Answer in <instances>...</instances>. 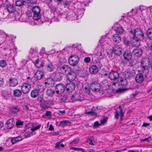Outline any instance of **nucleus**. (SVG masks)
<instances>
[{"label":"nucleus","mask_w":152,"mask_h":152,"mask_svg":"<svg viewBox=\"0 0 152 152\" xmlns=\"http://www.w3.org/2000/svg\"><path fill=\"white\" fill-rule=\"evenodd\" d=\"M129 37L133 40L137 42V44H133L134 46L138 47L140 45L139 42L143 40L145 37L142 30L139 28H136L134 29L130 28L129 30Z\"/></svg>","instance_id":"1"},{"label":"nucleus","mask_w":152,"mask_h":152,"mask_svg":"<svg viewBox=\"0 0 152 152\" xmlns=\"http://www.w3.org/2000/svg\"><path fill=\"white\" fill-rule=\"evenodd\" d=\"M72 69L69 66L65 64L58 66L57 70L62 75H65L72 71Z\"/></svg>","instance_id":"2"},{"label":"nucleus","mask_w":152,"mask_h":152,"mask_svg":"<svg viewBox=\"0 0 152 152\" xmlns=\"http://www.w3.org/2000/svg\"><path fill=\"white\" fill-rule=\"evenodd\" d=\"M40 9L39 6L34 7L32 9L33 13V18L35 20H37L41 18Z\"/></svg>","instance_id":"3"},{"label":"nucleus","mask_w":152,"mask_h":152,"mask_svg":"<svg viewBox=\"0 0 152 152\" xmlns=\"http://www.w3.org/2000/svg\"><path fill=\"white\" fill-rule=\"evenodd\" d=\"M79 61V58L77 55H71L69 59V64L72 66L76 65Z\"/></svg>","instance_id":"4"},{"label":"nucleus","mask_w":152,"mask_h":152,"mask_svg":"<svg viewBox=\"0 0 152 152\" xmlns=\"http://www.w3.org/2000/svg\"><path fill=\"white\" fill-rule=\"evenodd\" d=\"M62 75L61 74L59 73L58 71H57L50 73V76L55 81H59L62 79Z\"/></svg>","instance_id":"5"},{"label":"nucleus","mask_w":152,"mask_h":152,"mask_svg":"<svg viewBox=\"0 0 152 152\" xmlns=\"http://www.w3.org/2000/svg\"><path fill=\"white\" fill-rule=\"evenodd\" d=\"M90 87L92 91L97 92L100 90V84L97 81H94L91 84Z\"/></svg>","instance_id":"6"},{"label":"nucleus","mask_w":152,"mask_h":152,"mask_svg":"<svg viewBox=\"0 0 152 152\" xmlns=\"http://www.w3.org/2000/svg\"><path fill=\"white\" fill-rule=\"evenodd\" d=\"M141 63V67L143 70L147 69L150 64V60L148 58H142Z\"/></svg>","instance_id":"7"},{"label":"nucleus","mask_w":152,"mask_h":152,"mask_svg":"<svg viewBox=\"0 0 152 152\" xmlns=\"http://www.w3.org/2000/svg\"><path fill=\"white\" fill-rule=\"evenodd\" d=\"M124 113L125 112L123 111L121 106H119L115 111V118L118 119L119 115H121V118H122L124 116Z\"/></svg>","instance_id":"8"},{"label":"nucleus","mask_w":152,"mask_h":152,"mask_svg":"<svg viewBox=\"0 0 152 152\" xmlns=\"http://www.w3.org/2000/svg\"><path fill=\"white\" fill-rule=\"evenodd\" d=\"M65 89V86L62 84H57L55 86L56 93L57 94H62L64 91Z\"/></svg>","instance_id":"9"},{"label":"nucleus","mask_w":152,"mask_h":152,"mask_svg":"<svg viewBox=\"0 0 152 152\" xmlns=\"http://www.w3.org/2000/svg\"><path fill=\"white\" fill-rule=\"evenodd\" d=\"M119 77H120L119 74L117 72L112 71L110 72L109 74V77L111 80H116Z\"/></svg>","instance_id":"10"},{"label":"nucleus","mask_w":152,"mask_h":152,"mask_svg":"<svg viewBox=\"0 0 152 152\" xmlns=\"http://www.w3.org/2000/svg\"><path fill=\"white\" fill-rule=\"evenodd\" d=\"M122 49L119 46L116 45L113 47L112 51L116 55L119 56L122 53Z\"/></svg>","instance_id":"11"},{"label":"nucleus","mask_w":152,"mask_h":152,"mask_svg":"<svg viewBox=\"0 0 152 152\" xmlns=\"http://www.w3.org/2000/svg\"><path fill=\"white\" fill-rule=\"evenodd\" d=\"M21 90L23 93L24 94H27L28 93L31 89V86L26 83H25L21 87Z\"/></svg>","instance_id":"12"},{"label":"nucleus","mask_w":152,"mask_h":152,"mask_svg":"<svg viewBox=\"0 0 152 152\" xmlns=\"http://www.w3.org/2000/svg\"><path fill=\"white\" fill-rule=\"evenodd\" d=\"M44 84L46 86L49 87L53 86L54 81L52 78L50 77L45 80Z\"/></svg>","instance_id":"13"},{"label":"nucleus","mask_w":152,"mask_h":152,"mask_svg":"<svg viewBox=\"0 0 152 152\" xmlns=\"http://www.w3.org/2000/svg\"><path fill=\"white\" fill-rule=\"evenodd\" d=\"M124 56L125 60L128 61L130 60L132 58L131 51L129 50H126L124 53Z\"/></svg>","instance_id":"14"},{"label":"nucleus","mask_w":152,"mask_h":152,"mask_svg":"<svg viewBox=\"0 0 152 152\" xmlns=\"http://www.w3.org/2000/svg\"><path fill=\"white\" fill-rule=\"evenodd\" d=\"M49 101L48 100L43 101L41 103V107L44 110H47L50 107Z\"/></svg>","instance_id":"15"},{"label":"nucleus","mask_w":152,"mask_h":152,"mask_svg":"<svg viewBox=\"0 0 152 152\" xmlns=\"http://www.w3.org/2000/svg\"><path fill=\"white\" fill-rule=\"evenodd\" d=\"M67 78L69 81L72 82L76 78V76L75 73L73 72H70L66 74Z\"/></svg>","instance_id":"16"},{"label":"nucleus","mask_w":152,"mask_h":152,"mask_svg":"<svg viewBox=\"0 0 152 152\" xmlns=\"http://www.w3.org/2000/svg\"><path fill=\"white\" fill-rule=\"evenodd\" d=\"M44 75V73L42 71L38 70L35 73L34 77L37 80H40L43 78Z\"/></svg>","instance_id":"17"},{"label":"nucleus","mask_w":152,"mask_h":152,"mask_svg":"<svg viewBox=\"0 0 152 152\" xmlns=\"http://www.w3.org/2000/svg\"><path fill=\"white\" fill-rule=\"evenodd\" d=\"M9 86L11 87H15L18 84V80L14 78L11 77L9 80Z\"/></svg>","instance_id":"18"},{"label":"nucleus","mask_w":152,"mask_h":152,"mask_svg":"<svg viewBox=\"0 0 152 152\" xmlns=\"http://www.w3.org/2000/svg\"><path fill=\"white\" fill-rule=\"evenodd\" d=\"M144 80V77L142 73H138L136 75L135 80L136 82L139 83H142Z\"/></svg>","instance_id":"19"},{"label":"nucleus","mask_w":152,"mask_h":152,"mask_svg":"<svg viewBox=\"0 0 152 152\" xmlns=\"http://www.w3.org/2000/svg\"><path fill=\"white\" fill-rule=\"evenodd\" d=\"M75 88V85L74 84L72 83H69L67 84L66 88L67 91L72 92Z\"/></svg>","instance_id":"20"},{"label":"nucleus","mask_w":152,"mask_h":152,"mask_svg":"<svg viewBox=\"0 0 152 152\" xmlns=\"http://www.w3.org/2000/svg\"><path fill=\"white\" fill-rule=\"evenodd\" d=\"M71 99L72 102L83 100L81 99L80 94H72L71 96Z\"/></svg>","instance_id":"21"},{"label":"nucleus","mask_w":152,"mask_h":152,"mask_svg":"<svg viewBox=\"0 0 152 152\" xmlns=\"http://www.w3.org/2000/svg\"><path fill=\"white\" fill-rule=\"evenodd\" d=\"M15 123L14 119L13 118L7 121L6 122L7 128L8 129H11L13 127Z\"/></svg>","instance_id":"22"},{"label":"nucleus","mask_w":152,"mask_h":152,"mask_svg":"<svg viewBox=\"0 0 152 152\" xmlns=\"http://www.w3.org/2000/svg\"><path fill=\"white\" fill-rule=\"evenodd\" d=\"M132 53L135 56L138 57H140L142 54V51L141 49L137 48L134 49L132 51Z\"/></svg>","instance_id":"23"},{"label":"nucleus","mask_w":152,"mask_h":152,"mask_svg":"<svg viewBox=\"0 0 152 152\" xmlns=\"http://www.w3.org/2000/svg\"><path fill=\"white\" fill-rule=\"evenodd\" d=\"M10 109L12 113L16 114L20 111V107L18 105L13 106L10 107Z\"/></svg>","instance_id":"24"},{"label":"nucleus","mask_w":152,"mask_h":152,"mask_svg":"<svg viewBox=\"0 0 152 152\" xmlns=\"http://www.w3.org/2000/svg\"><path fill=\"white\" fill-rule=\"evenodd\" d=\"M118 80L119 83V85L124 86L127 85L128 82L125 77H120Z\"/></svg>","instance_id":"25"},{"label":"nucleus","mask_w":152,"mask_h":152,"mask_svg":"<svg viewBox=\"0 0 152 152\" xmlns=\"http://www.w3.org/2000/svg\"><path fill=\"white\" fill-rule=\"evenodd\" d=\"M112 40L117 43H119L121 41V37L117 34H114L112 38Z\"/></svg>","instance_id":"26"},{"label":"nucleus","mask_w":152,"mask_h":152,"mask_svg":"<svg viewBox=\"0 0 152 152\" xmlns=\"http://www.w3.org/2000/svg\"><path fill=\"white\" fill-rule=\"evenodd\" d=\"M89 71L91 74H96L98 71V68L96 65L92 66L89 68Z\"/></svg>","instance_id":"27"},{"label":"nucleus","mask_w":152,"mask_h":152,"mask_svg":"<svg viewBox=\"0 0 152 152\" xmlns=\"http://www.w3.org/2000/svg\"><path fill=\"white\" fill-rule=\"evenodd\" d=\"M26 83L31 86V85L35 83V81L33 77L31 78L29 77H28L26 79Z\"/></svg>","instance_id":"28"},{"label":"nucleus","mask_w":152,"mask_h":152,"mask_svg":"<svg viewBox=\"0 0 152 152\" xmlns=\"http://www.w3.org/2000/svg\"><path fill=\"white\" fill-rule=\"evenodd\" d=\"M7 8L8 11L10 13H14L16 11V8L15 6L13 5L10 4L7 7Z\"/></svg>","instance_id":"29"},{"label":"nucleus","mask_w":152,"mask_h":152,"mask_svg":"<svg viewBox=\"0 0 152 152\" xmlns=\"http://www.w3.org/2000/svg\"><path fill=\"white\" fill-rule=\"evenodd\" d=\"M33 132L31 129V128H29L28 129H27L25 131V133L24 135H25V137L26 138L32 135H33Z\"/></svg>","instance_id":"30"},{"label":"nucleus","mask_w":152,"mask_h":152,"mask_svg":"<svg viewBox=\"0 0 152 152\" xmlns=\"http://www.w3.org/2000/svg\"><path fill=\"white\" fill-rule=\"evenodd\" d=\"M115 29L117 34H123L124 31V30L123 27L120 26H117L116 29Z\"/></svg>","instance_id":"31"},{"label":"nucleus","mask_w":152,"mask_h":152,"mask_svg":"<svg viewBox=\"0 0 152 152\" xmlns=\"http://www.w3.org/2000/svg\"><path fill=\"white\" fill-rule=\"evenodd\" d=\"M70 122L68 121L64 120L61 121L59 124V126L62 127H64L66 126H69L70 125Z\"/></svg>","instance_id":"32"},{"label":"nucleus","mask_w":152,"mask_h":152,"mask_svg":"<svg viewBox=\"0 0 152 152\" xmlns=\"http://www.w3.org/2000/svg\"><path fill=\"white\" fill-rule=\"evenodd\" d=\"M22 91L18 89H16L13 91V95L14 96L19 97L22 94Z\"/></svg>","instance_id":"33"},{"label":"nucleus","mask_w":152,"mask_h":152,"mask_svg":"<svg viewBox=\"0 0 152 152\" xmlns=\"http://www.w3.org/2000/svg\"><path fill=\"white\" fill-rule=\"evenodd\" d=\"M146 33L148 37L152 40V28H148L146 31Z\"/></svg>","instance_id":"34"},{"label":"nucleus","mask_w":152,"mask_h":152,"mask_svg":"<svg viewBox=\"0 0 152 152\" xmlns=\"http://www.w3.org/2000/svg\"><path fill=\"white\" fill-rule=\"evenodd\" d=\"M39 93L37 90L35 89L32 91L31 93V96L33 98H35L37 97L39 95Z\"/></svg>","instance_id":"35"},{"label":"nucleus","mask_w":152,"mask_h":152,"mask_svg":"<svg viewBox=\"0 0 152 152\" xmlns=\"http://www.w3.org/2000/svg\"><path fill=\"white\" fill-rule=\"evenodd\" d=\"M35 65L37 67L40 68L43 66V63L40 60H36L34 62Z\"/></svg>","instance_id":"36"},{"label":"nucleus","mask_w":152,"mask_h":152,"mask_svg":"<svg viewBox=\"0 0 152 152\" xmlns=\"http://www.w3.org/2000/svg\"><path fill=\"white\" fill-rule=\"evenodd\" d=\"M11 93V92L10 91L4 90L2 91V95L5 98H6L9 97Z\"/></svg>","instance_id":"37"},{"label":"nucleus","mask_w":152,"mask_h":152,"mask_svg":"<svg viewBox=\"0 0 152 152\" xmlns=\"http://www.w3.org/2000/svg\"><path fill=\"white\" fill-rule=\"evenodd\" d=\"M26 3V2L23 0H17L16 2V5L19 7L25 5Z\"/></svg>","instance_id":"38"},{"label":"nucleus","mask_w":152,"mask_h":152,"mask_svg":"<svg viewBox=\"0 0 152 152\" xmlns=\"http://www.w3.org/2000/svg\"><path fill=\"white\" fill-rule=\"evenodd\" d=\"M47 70L50 72L53 71L55 68L52 63H49L47 65Z\"/></svg>","instance_id":"39"},{"label":"nucleus","mask_w":152,"mask_h":152,"mask_svg":"<svg viewBox=\"0 0 152 152\" xmlns=\"http://www.w3.org/2000/svg\"><path fill=\"white\" fill-rule=\"evenodd\" d=\"M85 10L83 8L81 9H78L77 10V15L78 16L81 18L83 15Z\"/></svg>","instance_id":"40"},{"label":"nucleus","mask_w":152,"mask_h":152,"mask_svg":"<svg viewBox=\"0 0 152 152\" xmlns=\"http://www.w3.org/2000/svg\"><path fill=\"white\" fill-rule=\"evenodd\" d=\"M55 91L51 89H48L47 91L46 94L49 96H52L55 93Z\"/></svg>","instance_id":"41"},{"label":"nucleus","mask_w":152,"mask_h":152,"mask_svg":"<svg viewBox=\"0 0 152 152\" xmlns=\"http://www.w3.org/2000/svg\"><path fill=\"white\" fill-rule=\"evenodd\" d=\"M36 89L37 90L39 93H40L44 91L45 88L43 86L41 85H39L38 86L37 88Z\"/></svg>","instance_id":"42"},{"label":"nucleus","mask_w":152,"mask_h":152,"mask_svg":"<svg viewBox=\"0 0 152 152\" xmlns=\"http://www.w3.org/2000/svg\"><path fill=\"white\" fill-rule=\"evenodd\" d=\"M62 142V141H59L57 142L56 144L55 148H59L60 147L62 148H64V145L63 144L61 143Z\"/></svg>","instance_id":"43"},{"label":"nucleus","mask_w":152,"mask_h":152,"mask_svg":"<svg viewBox=\"0 0 152 152\" xmlns=\"http://www.w3.org/2000/svg\"><path fill=\"white\" fill-rule=\"evenodd\" d=\"M83 87L84 88V91L88 95H89L91 93V90L88 86H83Z\"/></svg>","instance_id":"44"},{"label":"nucleus","mask_w":152,"mask_h":152,"mask_svg":"<svg viewBox=\"0 0 152 152\" xmlns=\"http://www.w3.org/2000/svg\"><path fill=\"white\" fill-rule=\"evenodd\" d=\"M7 65L6 61L4 60H0V66L2 67H4Z\"/></svg>","instance_id":"45"},{"label":"nucleus","mask_w":152,"mask_h":152,"mask_svg":"<svg viewBox=\"0 0 152 152\" xmlns=\"http://www.w3.org/2000/svg\"><path fill=\"white\" fill-rule=\"evenodd\" d=\"M41 126V124H39L37 125V126H34L32 127L31 128V129L33 132H34L37 130L39 129L40 128Z\"/></svg>","instance_id":"46"},{"label":"nucleus","mask_w":152,"mask_h":152,"mask_svg":"<svg viewBox=\"0 0 152 152\" xmlns=\"http://www.w3.org/2000/svg\"><path fill=\"white\" fill-rule=\"evenodd\" d=\"M2 4L4 5V6H6L7 7L10 4L9 1L8 0H2Z\"/></svg>","instance_id":"47"},{"label":"nucleus","mask_w":152,"mask_h":152,"mask_svg":"<svg viewBox=\"0 0 152 152\" xmlns=\"http://www.w3.org/2000/svg\"><path fill=\"white\" fill-rule=\"evenodd\" d=\"M71 149L72 150H74L75 151H81L83 152H84L85 151V150L82 148H79L72 147L71 148Z\"/></svg>","instance_id":"48"},{"label":"nucleus","mask_w":152,"mask_h":152,"mask_svg":"<svg viewBox=\"0 0 152 152\" xmlns=\"http://www.w3.org/2000/svg\"><path fill=\"white\" fill-rule=\"evenodd\" d=\"M43 98L44 97L43 95H41L38 96L37 98V100L39 102H41V103L43 101Z\"/></svg>","instance_id":"49"},{"label":"nucleus","mask_w":152,"mask_h":152,"mask_svg":"<svg viewBox=\"0 0 152 152\" xmlns=\"http://www.w3.org/2000/svg\"><path fill=\"white\" fill-rule=\"evenodd\" d=\"M29 105L27 104H24L22 106L23 110L24 111H27L29 109Z\"/></svg>","instance_id":"50"},{"label":"nucleus","mask_w":152,"mask_h":152,"mask_svg":"<svg viewBox=\"0 0 152 152\" xmlns=\"http://www.w3.org/2000/svg\"><path fill=\"white\" fill-rule=\"evenodd\" d=\"M11 141L12 144H14L18 142L16 137L12 138L11 139Z\"/></svg>","instance_id":"51"},{"label":"nucleus","mask_w":152,"mask_h":152,"mask_svg":"<svg viewBox=\"0 0 152 152\" xmlns=\"http://www.w3.org/2000/svg\"><path fill=\"white\" fill-rule=\"evenodd\" d=\"M88 115H91V116L95 115L96 116L97 114L94 111H89L87 112L86 113Z\"/></svg>","instance_id":"52"},{"label":"nucleus","mask_w":152,"mask_h":152,"mask_svg":"<svg viewBox=\"0 0 152 152\" xmlns=\"http://www.w3.org/2000/svg\"><path fill=\"white\" fill-rule=\"evenodd\" d=\"M97 55L99 56V58L101 59L103 58L104 55L101 53L98 52L97 53Z\"/></svg>","instance_id":"53"},{"label":"nucleus","mask_w":152,"mask_h":152,"mask_svg":"<svg viewBox=\"0 0 152 152\" xmlns=\"http://www.w3.org/2000/svg\"><path fill=\"white\" fill-rule=\"evenodd\" d=\"M40 54L41 55H43L45 54L46 55H47V54L46 53V52L45 50V48H42L41 50H40Z\"/></svg>","instance_id":"54"},{"label":"nucleus","mask_w":152,"mask_h":152,"mask_svg":"<svg viewBox=\"0 0 152 152\" xmlns=\"http://www.w3.org/2000/svg\"><path fill=\"white\" fill-rule=\"evenodd\" d=\"M146 48L148 49L152 50V43H147V46H146Z\"/></svg>","instance_id":"55"},{"label":"nucleus","mask_w":152,"mask_h":152,"mask_svg":"<svg viewBox=\"0 0 152 152\" xmlns=\"http://www.w3.org/2000/svg\"><path fill=\"white\" fill-rule=\"evenodd\" d=\"M51 112L50 111H47L46 113V114L45 115H43L42 116L44 117L45 116L50 117L51 116Z\"/></svg>","instance_id":"56"},{"label":"nucleus","mask_w":152,"mask_h":152,"mask_svg":"<svg viewBox=\"0 0 152 152\" xmlns=\"http://www.w3.org/2000/svg\"><path fill=\"white\" fill-rule=\"evenodd\" d=\"M91 61V58L88 57H86L84 58V61L86 63H88Z\"/></svg>","instance_id":"57"},{"label":"nucleus","mask_w":152,"mask_h":152,"mask_svg":"<svg viewBox=\"0 0 152 152\" xmlns=\"http://www.w3.org/2000/svg\"><path fill=\"white\" fill-rule=\"evenodd\" d=\"M108 118L107 117L104 118L103 119L101 120V123L102 124H103L107 120Z\"/></svg>","instance_id":"58"},{"label":"nucleus","mask_w":152,"mask_h":152,"mask_svg":"<svg viewBox=\"0 0 152 152\" xmlns=\"http://www.w3.org/2000/svg\"><path fill=\"white\" fill-rule=\"evenodd\" d=\"M79 140L77 139H75L72 141L71 142L70 144H76L78 143Z\"/></svg>","instance_id":"59"},{"label":"nucleus","mask_w":152,"mask_h":152,"mask_svg":"<svg viewBox=\"0 0 152 152\" xmlns=\"http://www.w3.org/2000/svg\"><path fill=\"white\" fill-rule=\"evenodd\" d=\"M23 122L20 120H18L16 122V125L17 126H21L23 125Z\"/></svg>","instance_id":"60"},{"label":"nucleus","mask_w":152,"mask_h":152,"mask_svg":"<svg viewBox=\"0 0 152 152\" xmlns=\"http://www.w3.org/2000/svg\"><path fill=\"white\" fill-rule=\"evenodd\" d=\"M100 124L98 121L95 122L94 123V127L97 128L100 126Z\"/></svg>","instance_id":"61"},{"label":"nucleus","mask_w":152,"mask_h":152,"mask_svg":"<svg viewBox=\"0 0 152 152\" xmlns=\"http://www.w3.org/2000/svg\"><path fill=\"white\" fill-rule=\"evenodd\" d=\"M128 90V89H124V88H123V89H121V88H120L119 89H118V90H117L116 91V92L117 93H118V92H123L125 91V90Z\"/></svg>","instance_id":"62"},{"label":"nucleus","mask_w":152,"mask_h":152,"mask_svg":"<svg viewBox=\"0 0 152 152\" xmlns=\"http://www.w3.org/2000/svg\"><path fill=\"white\" fill-rule=\"evenodd\" d=\"M86 142L91 145H94V142L90 140L87 139L86 140Z\"/></svg>","instance_id":"63"},{"label":"nucleus","mask_w":152,"mask_h":152,"mask_svg":"<svg viewBox=\"0 0 152 152\" xmlns=\"http://www.w3.org/2000/svg\"><path fill=\"white\" fill-rule=\"evenodd\" d=\"M124 43L127 46H129L130 45V43L129 41L126 39H125L124 40Z\"/></svg>","instance_id":"64"}]
</instances>
